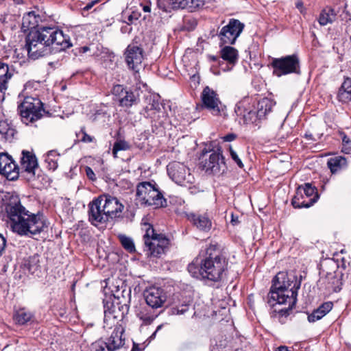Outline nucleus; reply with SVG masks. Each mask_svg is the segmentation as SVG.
I'll return each mask as SVG.
<instances>
[{
    "mask_svg": "<svg viewBox=\"0 0 351 351\" xmlns=\"http://www.w3.org/2000/svg\"><path fill=\"white\" fill-rule=\"evenodd\" d=\"M85 171L86 176L91 180L94 181L96 180V176L93 169L89 167H86Z\"/></svg>",
    "mask_w": 351,
    "mask_h": 351,
    "instance_id": "49",
    "label": "nucleus"
},
{
    "mask_svg": "<svg viewBox=\"0 0 351 351\" xmlns=\"http://www.w3.org/2000/svg\"><path fill=\"white\" fill-rule=\"evenodd\" d=\"M341 277L342 274L339 272L328 274L326 276L327 285L326 288L328 291L338 292L341 289Z\"/></svg>",
    "mask_w": 351,
    "mask_h": 351,
    "instance_id": "28",
    "label": "nucleus"
},
{
    "mask_svg": "<svg viewBox=\"0 0 351 351\" xmlns=\"http://www.w3.org/2000/svg\"><path fill=\"white\" fill-rule=\"evenodd\" d=\"M210 70L211 71L213 72V74L215 75H220V71L219 70H217L215 68V66L213 65L210 68Z\"/></svg>",
    "mask_w": 351,
    "mask_h": 351,
    "instance_id": "54",
    "label": "nucleus"
},
{
    "mask_svg": "<svg viewBox=\"0 0 351 351\" xmlns=\"http://www.w3.org/2000/svg\"><path fill=\"white\" fill-rule=\"evenodd\" d=\"M88 50H89V48L88 47H83L80 49V51L82 52V53H85L87 51H88Z\"/></svg>",
    "mask_w": 351,
    "mask_h": 351,
    "instance_id": "56",
    "label": "nucleus"
},
{
    "mask_svg": "<svg viewBox=\"0 0 351 351\" xmlns=\"http://www.w3.org/2000/svg\"><path fill=\"white\" fill-rule=\"evenodd\" d=\"M147 304L152 308H160L167 300L165 291L158 287H150L144 291Z\"/></svg>",
    "mask_w": 351,
    "mask_h": 351,
    "instance_id": "16",
    "label": "nucleus"
},
{
    "mask_svg": "<svg viewBox=\"0 0 351 351\" xmlns=\"http://www.w3.org/2000/svg\"><path fill=\"white\" fill-rule=\"evenodd\" d=\"M137 317L143 322L145 325L150 324L157 317L149 308H142L137 313Z\"/></svg>",
    "mask_w": 351,
    "mask_h": 351,
    "instance_id": "35",
    "label": "nucleus"
},
{
    "mask_svg": "<svg viewBox=\"0 0 351 351\" xmlns=\"http://www.w3.org/2000/svg\"><path fill=\"white\" fill-rule=\"evenodd\" d=\"M18 110L22 121L27 125L41 119L45 113L40 99L32 96L25 97L19 105Z\"/></svg>",
    "mask_w": 351,
    "mask_h": 351,
    "instance_id": "7",
    "label": "nucleus"
},
{
    "mask_svg": "<svg viewBox=\"0 0 351 351\" xmlns=\"http://www.w3.org/2000/svg\"><path fill=\"white\" fill-rule=\"evenodd\" d=\"M298 189H301L302 193L308 199L315 198L317 200V194L316 189L313 187L310 184L306 183L304 186H299Z\"/></svg>",
    "mask_w": 351,
    "mask_h": 351,
    "instance_id": "42",
    "label": "nucleus"
},
{
    "mask_svg": "<svg viewBox=\"0 0 351 351\" xmlns=\"http://www.w3.org/2000/svg\"><path fill=\"white\" fill-rule=\"evenodd\" d=\"M81 141L85 143H90L93 141V138L85 132H82V137Z\"/></svg>",
    "mask_w": 351,
    "mask_h": 351,
    "instance_id": "51",
    "label": "nucleus"
},
{
    "mask_svg": "<svg viewBox=\"0 0 351 351\" xmlns=\"http://www.w3.org/2000/svg\"><path fill=\"white\" fill-rule=\"evenodd\" d=\"M0 174L9 180H15L19 176V168L10 156L6 153L0 154Z\"/></svg>",
    "mask_w": 351,
    "mask_h": 351,
    "instance_id": "15",
    "label": "nucleus"
},
{
    "mask_svg": "<svg viewBox=\"0 0 351 351\" xmlns=\"http://www.w3.org/2000/svg\"><path fill=\"white\" fill-rule=\"evenodd\" d=\"M104 201V210L106 214L108 221L110 219L119 217L123 208L124 206L115 197L108 195H104L101 196Z\"/></svg>",
    "mask_w": 351,
    "mask_h": 351,
    "instance_id": "17",
    "label": "nucleus"
},
{
    "mask_svg": "<svg viewBox=\"0 0 351 351\" xmlns=\"http://www.w3.org/2000/svg\"><path fill=\"white\" fill-rule=\"evenodd\" d=\"M15 134V130L12 128L6 121H0V134L5 141H11Z\"/></svg>",
    "mask_w": 351,
    "mask_h": 351,
    "instance_id": "36",
    "label": "nucleus"
},
{
    "mask_svg": "<svg viewBox=\"0 0 351 351\" xmlns=\"http://www.w3.org/2000/svg\"><path fill=\"white\" fill-rule=\"evenodd\" d=\"M123 329L119 326H116L108 339V350L114 351L119 349L124 344V339L122 338Z\"/></svg>",
    "mask_w": 351,
    "mask_h": 351,
    "instance_id": "26",
    "label": "nucleus"
},
{
    "mask_svg": "<svg viewBox=\"0 0 351 351\" xmlns=\"http://www.w3.org/2000/svg\"><path fill=\"white\" fill-rule=\"evenodd\" d=\"M315 202L316 199L315 198L308 199L302 193L301 189H297L295 195L292 199L291 204L295 208H309Z\"/></svg>",
    "mask_w": 351,
    "mask_h": 351,
    "instance_id": "27",
    "label": "nucleus"
},
{
    "mask_svg": "<svg viewBox=\"0 0 351 351\" xmlns=\"http://www.w3.org/2000/svg\"><path fill=\"white\" fill-rule=\"evenodd\" d=\"M178 8L188 9L193 11L194 9L199 8L204 5V0H178Z\"/></svg>",
    "mask_w": 351,
    "mask_h": 351,
    "instance_id": "38",
    "label": "nucleus"
},
{
    "mask_svg": "<svg viewBox=\"0 0 351 351\" xmlns=\"http://www.w3.org/2000/svg\"><path fill=\"white\" fill-rule=\"evenodd\" d=\"M251 99L245 97L240 101L235 107V112L239 117H242L245 123H255L257 119L261 120L266 118L276 102L269 98L265 97L259 100L256 107V111L251 109Z\"/></svg>",
    "mask_w": 351,
    "mask_h": 351,
    "instance_id": "4",
    "label": "nucleus"
},
{
    "mask_svg": "<svg viewBox=\"0 0 351 351\" xmlns=\"http://www.w3.org/2000/svg\"><path fill=\"white\" fill-rule=\"evenodd\" d=\"M149 104L145 108L147 112V117H150L152 119L154 118V115L156 112H159L160 110V104L158 100L154 98L150 97L149 99Z\"/></svg>",
    "mask_w": 351,
    "mask_h": 351,
    "instance_id": "40",
    "label": "nucleus"
},
{
    "mask_svg": "<svg viewBox=\"0 0 351 351\" xmlns=\"http://www.w3.org/2000/svg\"><path fill=\"white\" fill-rule=\"evenodd\" d=\"M206 171H210L214 174L223 173L226 169V163L222 154L219 152H213L208 160L203 165Z\"/></svg>",
    "mask_w": 351,
    "mask_h": 351,
    "instance_id": "19",
    "label": "nucleus"
},
{
    "mask_svg": "<svg viewBox=\"0 0 351 351\" xmlns=\"http://www.w3.org/2000/svg\"><path fill=\"white\" fill-rule=\"evenodd\" d=\"M192 298L190 295H180L174 299L173 306L171 308V314L181 315L189 311L192 303Z\"/></svg>",
    "mask_w": 351,
    "mask_h": 351,
    "instance_id": "24",
    "label": "nucleus"
},
{
    "mask_svg": "<svg viewBox=\"0 0 351 351\" xmlns=\"http://www.w3.org/2000/svg\"><path fill=\"white\" fill-rule=\"evenodd\" d=\"M223 138L224 141L230 142L236 138V135L234 134H229L226 135Z\"/></svg>",
    "mask_w": 351,
    "mask_h": 351,
    "instance_id": "52",
    "label": "nucleus"
},
{
    "mask_svg": "<svg viewBox=\"0 0 351 351\" xmlns=\"http://www.w3.org/2000/svg\"><path fill=\"white\" fill-rule=\"evenodd\" d=\"M197 25V21L195 18H187L184 19V28L188 31H193Z\"/></svg>",
    "mask_w": 351,
    "mask_h": 351,
    "instance_id": "46",
    "label": "nucleus"
},
{
    "mask_svg": "<svg viewBox=\"0 0 351 351\" xmlns=\"http://www.w3.org/2000/svg\"><path fill=\"white\" fill-rule=\"evenodd\" d=\"M303 6V3L302 1H299L296 3V7L298 8H301Z\"/></svg>",
    "mask_w": 351,
    "mask_h": 351,
    "instance_id": "59",
    "label": "nucleus"
},
{
    "mask_svg": "<svg viewBox=\"0 0 351 351\" xmlns=\"http://www.w3.org/2000/svg\"><path fill=\"white\" fill-rule=\"evenodd\" d=\"M124 56L128 67L138 71L144 59L143 49L136 45L130 44L126 48Z\"/></svg>",
    "mask_w": 351,
    "mask_h": 351,
    "instance_id": "14",
    "label": "nucleus"
},
{
    "mask_svg": "<svg viewBox=\"0 0 351 351\" xmlns=\"http://www.w3.org/2000/svg\"><path fill=\"white\" fill-rule=\"evenodd\" d=\"M167 172L172 180L178 184L186 185L194 181V177L183 163L179 162L170 163L167 166Z\"/></svg>",
    "mask_w": 351,
    "mask_h": 351,
    "instance_id": "11",
    "label": "nucleus"
},
{
    "mask_svg": "<svg viewBox=\"0 0 351 351\" xmlns=\"http://www.w3.org/2000/svg\"><path fill=\"white\" fill-rule=\"evenodd\" d=\"M113 93L117 95L120 106L123 107H130L136 100V97L132 91L123 88L121 85L114 86Z\"/></svg>",
    "mask_w": 351,
    "mask_h": 351,
    "instance_id": "25",
    "label": "nucleus"
},
{
    "mask_svg": "<svg viewBox=\"0 0 351 351\" xmlns=\"http://www.w3.org/2000/svg\"><path fill=\"white\" fill-rule=\"evenodd\" d=\"M59 154L54 150H51L47 152L45 156V161L47 164V168L50 170H55L57 169L58 164Z\"/></svg>",
    "mask_w": 351,
    "mask_h": 351,
    "instance_id": "37",
    "label": "nucleus"
},
{
    "mask_svg": "<svg viewBox=\"0 0 351 351\" xmlns=\"http://www.w3.org/2000/svg\"><path fill=\"white\" fill-rule=\"evenodd\" d=\"M220 54L223 60L226 61L228 64H225L223 61H219L220 70L223 71H230L238 61V51L232 47L226 46L221 49Z\"/></svg>",
    "mask_w": 351,
    "mask_h": 351,
    "instance_id": "20",
    "label": "nucleus"
},
{
    "mask_svg": "<svg viewBox=\"0 0 351 351\" xmlns=\"http://www.w3.org/2000/svg\"><path fill=\"white\" fill-rule=\"evenodd\" d=\"M300 287V282H298L295 276L280 271L273 280L268 302L271 306L275 304H288V308L280 311L282 315L286 314L295 306Z\"/></svg>",
    "mask_w": 351,
    "mask_h": 351,
    "instance_id": "3",
    "label": "nucleus"
},
{
    "mask_svg": "<svg viewBox=\"0 0 351 351\" xmlns=\"http://www.w3.org/2000/svg\"><path fill=\"white\" fill-rule=\"evenodd\" d=\"M24 267L32 274L38 276L41 271V265L40 257L37 254H34L25 261Z\"/></svg>",
    "mask_w": 351,
    "mask_h": 351,
    "instance_id": "29",
    "label": "nucleus"
},
{
    "mask_svg": "<svg viewBox=\"0 0 351 351\" xmlns=\"http://www.w3.org/2000/svg\"><path fill=\"white\" fill-rule=\"evenodd\" d=\"M97 2V1H92L88 4H86V5L84 8V10H89L90 8H92V7L94 5V4Z\"/></svg>",
    "mask_w": 351,
    "mask_h": 351,
    "instance_id": "53",
    "label": "nucleus"
},
{
    "mask_svg": "<svg viewBox=\"0 0 351 351\" xmlns=\"http://www.w3.org/2000/svg\"><path fill=\"white\" fill-rule=\"evenodd\" d=\"M339 100L346 103L351 100V79L346 77L340 87L337 95Z\"/></svg>",
    "mask_w": 351,
    "mask_h": 351,
    "instance_id": "30",
    "label": "nucleus"
},
{
    "mask_svg": "<svg viewBox=\"0 0 351 351\" xmlns=\"http://www.w3.org/2000/svg\"><path fill=\"white\" fill-rule=\"evenodd\" d=\"M162 325H159V326L157 327V328H156V332H158V330H160L162 328Z\"/></svg>",
    "mask_w": 351,
    "mask_h": 351,
    "instance_id": "61",
    "label": "nucleus"
},
{
    "mask_svg": "<svg viewBox=\"0 0 351 351\" xmlns=\"http://www.w3.org/2000/svg\"><path fill=\"white\" fill-rule=\"evenodd\" d=\"M38 23L34 12H29L23 17V26L29 29L34 28Z\"/></svg>",
    "mask_w": 351,
    "mask_h": 351,
    "instance_id": "41",
    "label": "nucleus"
},
{
    "mask_svg": "<svg viewBox=\"0 0 351 351\" xmlns=\"http://www.w3.org/2000/svg\"><path fill=\"white\" fill-rule=\"evenodd\" d=\"M124 309L127 311V306H121L119 302H106L104 304V327L108 325V322H113L119 318L123 317L124 315Z\"/></svg>",
    "mask_w": 351,
    "mask_h": 351,
    "instance_id": "21",
    "label": "nucleus"
},
{
    "mask_svg": "<svg viewBox=\"0 0 351 351\" xmlns=\"http://www.w3.org/2000/svg\"><path fill=\"white\" fill-rule=\"evenodd\" d=\"M38 168L37 158L33 152L23 150L21 158V169L29 175V178L35 176V170Z\"/></svg>",
    "mask_w": 351,
    "mask_h": 351,
    "instance_id": "22",
    "label": "nucleus"
},
{
    "mask_svg": "<svg viewBox=\"0 0 351 351\" xmlns=\"http://www.w3.org/2000/svg\"><path fill=\"white\" fill-rule=\"evenodd\" d=\"M47 34L46 27H42L32 29L27 35L25 47L31 59L37 60L51 53Z\"/></svg>",
    "mask_w": 351,
    "mask_h": 351,
    "instance_id": "5",
    "label": "nucleus"
},
{
    "mask_svg": "<svg viewBox=\"0 0 351 351\" xmlns=\"http://www.w3.org/2000/svg\"><path fill=\"white\" fill-rule=\"evenodd\" d=\"M333 306V304L331 302H327L322 304L318 309L322 311L324 315H326L328 312L330 311Z\"/></svg>",
    "mask_w": 351,
    "mask_h": 351,
    "instance_id": "48",
    "label": "nucleus"
},
{
    "mask_svg": "<svg viewBox=\"0 0 351 351\" xmlns=\"http://www.w3.org/2000/svg\"><path fill=\"white\" fill-rule=\"evenodd\" d=\"M342 148L341 152L344 154H349L351 151V141L345 134H342Z\"/></svg>",
    "mask_w": 351,
    "mask_h": 351,
    "instance_id": "44",
    "label": "nucleus"
},
{
    "mask_svg": "<svg viewBox=\"0 0 351 351\" xmlns=\"http://www.w3.org/2000/svg\"><path fill=\"white\" fill-rule=\"evenodd\" d=\"M137 200L141 204L160 208L166 206L162 193L149 182L140 183L136 189Z\"/></svg>",
    "mask_w": 351,
    "mask_h": 351,
    "instance_id": "8",
    "label": "nucleus"
},
{
    "mask_svg": "<svg viewBox=\"0 0 351 351\" xmlns=\"http://www.w3.org/2000/svg\"><path fill=\"white\" fill-rule=\"evenodd\" d=\"M324 313L322 312L318 308L313 311V312L308 315V320L309 322H315L317 320H319L323 317H324Z\"/></svg>",
    "mask_w": 351,
    "mask_h": 351,
    "instance_id": "45",
    "label": "nucleus"
},
{
    "mask_svg": "<svg viewBox=\"0 0 351 351\" xmlns=\"http://www.w3.org/2000/svg\"><path fill=\"white\" fill-rule=\"evenodd\" d=\"M5 211L11 221L13 232L21 236L38 234L47 227L42 215L34 214L26 210L19 200L10 201Z\"/></svg>",
    "mask_w": 351,
    "mask_h": 351,
    "instance_id": "2",
    "label": "nucleus"
},
{
    "mask_svg": "<svg viewBox=\"0 0 351 351\" xmlns=\"http://www.w3.org/2000/svg\"><path fill=\"white\" fill-rule=\"evenodd\" d=\"M271 65L274 69V75L277 77L292 73H298L300 70L299 58L295 54L280 58H274Z\"/></svg>",
    "mask_w": 351,
    "mask_h": 351,
    "instance_id": "9",
    "label": "nucleus"
},
{
    "mask_svg": "<svg viewBox=\"0 0 351 351\" xmlns=\"http://www.w3.org/2000/svg\"><path fill=\"white\" fill-rule=\"evenodd\" d=\"M156 332H156V331H155V332L152 334V335L151 336V337H155V335H156Z\"/></svg>",
    "mask_w": 351,
    "mask_h": 351,
    "instance_id": "63",
    "label": "nucleus"
},
{
    "mask_svg": "<svg viewBox=\"0 0 351 351\" xmlns=\"http://www.w3.org/2000/svg\"><path fill=\"white\" fill-rule=\"evenodd\" d=\"M140 16V14L137 12H133L128 16V21L132 23L134 21H137Z\"/></svg>",
    "mask_w": 351,
    "mask_h": 351,
    "instance_id": "50",
    "label": "nucleus"
},
{
    "mask_svg": "<svg viewBox=\"0 0 351 351\" xmlns=\"http://www.w3.org/2000/svg\"><path fill=\"white\" fill-rule=\"evenodd\" d=\"M209 59L213 62L218 60V57L214 56H209Z\"/></svg>",
    "mask_w": 351,
    "mask_h": 351,
    "instance_id": "58",
    "label": "nucleus"
},
{
    "mask_svg": "<svg viewBox=\"0 0 351 351\" xmlns=\"http://www.w3.org/2000/svg\"><path fill=\"white\" fill-rule=\"evenodd\" d=\"M202 105L201 108H206L213 115H219L221 112V103L215 91L206 86L201 95Z\"/></svg>",
    "mask_w": 351,
    "mask_h": 351,
    "instance_id": "13",
    "label": "nucleus"
},
{
    "mask_svg": "<svg viewBox=\"0 0 351 351\" xmlns=\"http://www.w3.org/2000/svg\"><path fill=\"white\" fill-rule=\"evenodd\" d=\"M16 4L20 5L23 4V0H12Z\"/></svg>",
    "mask_w": 351,
    "mask_h": 351,
    "instance_id": "60",
    "label": "nucleus"
},
{
    "mask_svg": "<svg viewBox=\"0 0 351 351\" xmlns=\"http://www.w3.org/2000/svg\"><path fill=\"white\" fill-rule=\"evenodd\" d=\"M229 152H230V155L232 158V159L237 164V165L240 167V168H242L243 167V164L241 161V160L239 158L238 154H237V152L232 148V147H229Z\"/></svg>",
    "mask_w": 351,
    "mask_h": 351,
    "instance_id": "47",
    "label": "nucleus"
},
{
    "mask_svg": "<svg viewBox=\"0 0 351 351\" xmlns=\"http://www.w3.org/2000/svg\"><path fill=\"white\" fill-rule=\"evenodd\" d=\"M129 149H130V145L128 144V142L123 141V140H119V141H116L114 143L113 149H112V154L114 158H117V152L119 151H125V150H128Z\"/></svg>",
    "mask_w": 351,
    "mask_h": 351,
    "instance_id": "43",
    "label": "nucleus"
},
{
    "mask_svg": "<svg viewBox=\"0 0 351 351\" xmlns=\"http://www.w3.org/2000/svg\"><path fill=\"white\" fill-rule=\"evenodd\" d=\"M104 201L101 196L93 200L88 205V217L89 221L93 225L97 226L98 223H104L108 221L106 214L104 213Z\"/></svg>",
    "mask_w": 351,
    "mask_h": 351,
    "instance_id": "18",
    "label": "nucleus"
},
{
    "mask_svg": "<svg viewBox=\"0 0 351 351\" xmlns=\"http://www.w3.org/2000/svg\"><path fill=\"white\" fill-rule=\"evenodd\" d=\"M336 13L334 9L327 7L323 9L319 14L318 18V22L320 25L325 26L328 24H330L335 21Z\"/></svg>",
    "mask_w": 351,
    "mask_h": 351,
    "instance_id": "31",
    "label": "nucleus"
},
{
    "mask_svg": "<svg viewBox=\"0 0 351 351\" xmlns=\"http://www.w3.org/2000/svg\"><path fill=\"white\" fill-rule=\"evenodd\" d=\"M132 348H134V349H135V351H139V350H138V347H137L136 345H134V347H133Z\"/></svg>",
    "mask_w": 351,
    "mask_h": 351,
    "instance_id": "62",
    "label": "nucleus"
},
{
    "mask_svg": "<svg viewBox=\"0 0 351 351\" xmlns=\"http://www.w3.org/2000/svg\"><path fill=\"white\" fill-rule=\"evenodd\" d=\"M327 165L332 173H335L341 168L347 166V161L343 156H335L330 158Z\"/></svg>",
    "mask_w": 351,
    "mask_h": 351,
    "instance_id": "33",
    "label": "nucleus"
},
{
    "mask_svg": "<svg viewBox=\"0 0 351 351\" xmlns=\"http://www.w3.org/2000/svg\"><path fill=\"white\" fill-rule=\"evenodd\" d=\"M244 29L240 21L231 19L228 23L221 27L218 36L223 44L233 45Z\"/></svg>",
    "mask_w": 351,
    "mask_h": 351,
    "instance_id": "10",
    "label": "nucleus"
},
{
    "mask_svg": "<svg viewBox=\"0 0 351 351\" xmlns=\"http://www.w3.org/2000/svg\"><path fill=\"white\" fill-rule=\"evenodd\" d=\"M188 219L201 231L208 232L210 230L212 222L206 213H191L187 215Z\"/></svg>",
    "mask_w": 351,
    "mask_h": 351,
    "instance_id": "23",
    "label": "nucleus"
},
{
    "mask_svg": "<svg viewBox=\"0 0 351 351\" xmlns=\"http://www.w3.org/2000/svg\"><path fill=\"white\" fill-rule=\"evenodd\" d=\"M32 317V313L26 311L25 308L16 311L14 315L15 322L20 325L25 324L31 321Z\"/></svg>",
    "mask_w": 351,
    "mask_h": 351,
    "instance_id": "34",
    "label": "nucleus"
},
{
    "mask_svg": "<svg viewBox=\"0 0 351 351\" xmlns=\"http://www.w3.org/2000/svg\"><path fill=\"white\" fill-rule=\"evenodd\" d=\"M235 221H236V219H234V218L232 217V223H234Z\"/></svg>",
    "mask_w": 351,
    "mask_h": 351,
    "instance_id": "64",
    "label": "nucleus"
},
{
    "mask_svg": "<svg viewBox=\"0 0 351 351\" xmlns=\"http://www.w3.org/2000/svg\"><path fill=\"white\" fill-rule=\"evenodd\" d=\"M119 239L123 247L128 252L132 253L136 251L134 243L131 237L120 234L119 235Z\"/></svg>",
    "mask_w": 351,
    "mask_h": 351,
    "instance_id": "39",
    "label": "nucleus"
},
{
    "mask_svg": "<svg viewBox=\"0 0 351 351\" xmlns=\"http://www.w3.org/2000/svg\"><path fill=\"white\" fill-rule=\"evenodd\" d=\"M8 65L0 62V91L3 92L8 88V81L12 77Z\"/></svg>",
    "mask_w": 351,
    "mask_h": 351,
    "instance_id": "32",
    "label": "nucleus"
},
{
    "mask_svg": "<svg viewBox=\"0 0 351 351\" xmlns=\"http://www.w3.org/2000/svg\"><path fill=\"white\" fill-rule=\"evenodd\" d=\"M49 47L53 46L58 51L65 50L71 46L69 36L56 27H46Z\"/></svg>",
    "mask_w": 351,
    "mask_h": 351,
    "instance_id": "12",
    "label": "nucleus"
},
{
    "mask_svg": "<svg viewBox=\"0 0 351 351\" xmlns=\"http://www.w3.org/2000/svg\"><path fill=\"white\" fill-rule=\"evenodd\" d=\"M228 260L217 243L210 244L204 258H196L188 265V271L195 278H206L213 282L221 280L226 275Z\"/></svg>",
    "mask_w": 351,
    "mask_h": 351,
    "instance_id": "1",
    "label": "nucleus"
},
{
    "mask_svg": "<svg viewBox=\"0 0 351 351\" xmlns=\"http://www.w3.org/2000/svg\"><path fill=\"white\" fill-rule=\"evenodd\" d=\"M143 10L145 12H149L151 11V8L149 5H144L143 6Z\"/></svg>",
    "mask_w": 351,
    "mask_h": 351,
    "instance_id": "55",
    "label": "nucleus"
},
{
    "mask_svg": "<svg viewBox=\"0 0 351 351\" xmlns=\"http://www.w3.org/2000/svg\"><path fill=\"white\" fill-rule=\"evenodd\" d=\"M171 1H172V3L174 5V7L178 8L179 1L178 0H171Z\"/></svg>",
    "mask_w": 351,
    "mask_h": 351,
    "instance_id": "57",
    "label": "nucleus"
},
{
    "mask_svg": "<svg viewBox=\"0 0 351 351\" xmlns=\"http://www.w3.org/2000/svg\"><path fill=\"white\" fill-rule=\"evenodd\" d=\"M145 234L143 236L145 252L149 257L159 258L168 249L169 240L162 234L156 233L150 224H145Z\"/></svg>",
    "mask_w": 351,
    "mask_h": 351,
    "instance_id": "6",
    "label": "nucleus"
}]
</instances>
